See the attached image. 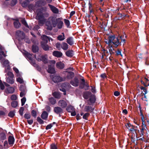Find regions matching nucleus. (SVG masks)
<instances>
[{
  "mask_svg": "<svg viewBox=\"0 0 149 149\" xmlns=\"http://www.w3.org/2000/svg\"><path fill=\"white\" fill-rule=\"evenodd\" d=\"M47 72L49 73L53 74L55 73V71L54 68L53 66H48Z\"/></svg>",
  "mask_w": 149,
  "mask_h": 149,
  "instance_id": "a878e982",
  "label": "nucleus"
},
{
  "mask_svg": "<svg viewBox=\"0 0 149 149\" xmlns=\"http://www.w3.org/2000/svg\"><path fill=\"white\" fill-rule=\"evenodd\" d=\"M52 81L55 83L63 81L65 79L59 75H55L52 78Z\"/></svg>",
  "mask_w": 149,
  "mask_h": 149,
  "instance_id": "0eeeda50",
  "label": "nucleus"
},
{
  "mask_svg": "<svg viewBox=\"0 0 149 149\" xmlns=\"http://www.w3.org/2000/svg\"><path fill=\"white\" fill-rule=\"evenodd\" d=\"M17 2V0H12L10 3V5L11 6H13L16 4Z\"/></svg>",
  "mask_w": 149,
  "mask_h": 149,
  "instance_id": "603ef678",
  "label": "nucleus"
},
{
  "mask_svg": "<svg viewBox=\"0 0 149 149\" xmlns=\"http://www.w3.org/2000/svg\"><path fill=\"white\" fill-rule=\"evenodd\" d=\"M61 20V18H56V17L51 16L48 18L45 23L47 29L50 31L52 30L53 27H55L57 26L58 21Z\"/></svg>",
  "mask_w": 149,
  "mask_h": 149,
  "instance_id": "f257e3e1",
  "label": "nucleus"
},
{
  "mask_svg": "<svg viewBox=\"0 0 149 149\" xmlns=\"http://www.w3.org/2000/svg\"><path fill=\"white\" fill-rule=\"evenodd\" d=\"M90 116V114L89 113H86L83 115V118L86 120H88V118Z\"/></svg>",
  "mask_w": 149,
  "mask_h": 149,
  "instance_id": "49530a36",
  "label": "nucleus"
},
{
  "mask_svg": "<svg viewBox=\"0 0 149 149\" xmlns=\"http://www.w3.org/2000/svg\"><path fill=\"white\" fill-rule=\"evenodd\" d=\"M48 115V113L46 111H44L42 113L41 116L43 119L45 120L47 118Z\"/></svg>",
  "mask_w": 149,
  "mask_h": 149,
  "instance_id": "bb28decb",
  "label": "nucleus"
},
{
  "mask_svg": "<svg viewBox=\"0 0 149 149\" xmlns=\"http://www.w3.org/2000/svg\"><path fill=\"white\" fill-rule=\"evenodd\" d=\"M58 23L57 24V28L58 29H61L62 27V26L63 25V22L61 21H58Z\"/></svg>",
  "mask_w": 149,
  "mask_h": 149,
  "instance_id": "f704fd0d",
  "label": "nucleus"
},
{
  "mask_svg": "<svg viewBox=\"0 0 149 149\" xmlns=\"http://www.w3.org/2000/svg\"><path fill=\"white\" fill-rule=\"evenodd\" d=\"M54 112L57 114L62 113H63V110L62 108L59 107H55L54 108Z\"/></svg>",
  "mask_w": 149,
  "mask_h": 149,
  "instance_id": "2eb2a0df",
  "label": "nucleus"
},
{
  "mask_svg": "<svg viewBox=\"0 0 149 149\" xmlns=\"http://www.w3.org/2000/svg\"><path fill=\"white\" fill-rule=\"evenodd\" d=\"M37 121L39 123L42 125L44 123V121L42 120L40 117H38L37 118Z\"/></svg>",
  "mask_w": 149,
  "mask_h": 149,
  "instance_id": "8fccbe9b",
  "label": "nucleus"
},
{
  "mask_svg": "<svg viewBox=\"0 0 149 149\" xmlns=\"http://www.w3.org/2000/svg\"><path fill=\"white\" fill-rule=\"evenodd\" d=\"M16 34L19 37L18 40H22L25 37V35L24 33L21 31H16Z\"/></svg>",
  "mask_w": 149,
  "mask_h": 149,
  "instance_id": "1a4fd4ad",
  "label": "nucleus"
},
{
  "mask_svg": "<svg viewBox=\"0 0 149 149\" xmlns=\"http://www.w3.org/2000/svg\"><path fill=\"white\" fill-rule=\"evenodd\" d=\"M41 38L42 40L43 41L41 42H43L44 43L47 44L48 41H50V39L52 41L53 40V39L51 38L50 39L49 37L45 35H43L41 37Z\"/></svg>",
  "mask_w": 149,
  "mask_h": 149,
  "instance_id": "ddd939ff",
  "label": "nucleus"
},
{
  "mask_svg": "<svg viewBox=\"0 0 149 149\" xmlns=\"http://www.w3.org/2000/svg\"><path fill=\"white\" fill-rule=\"evenodd\" d=\"M5 66V72H6L7 71H9V70L10 69V66Z\"/></svg>",
  "mask_w": 149,
  "mask_h": 149,
  "instance_id": "338daca9",
  "label": "nucleus"
},
{
  "mask_svg": "<svg viewBox=\"0 0 149 149\" xmlns=\"http://www.w3.org/2000/svg\"><path fill=\"white\" fill-rule=\"evenodd\" d=\"M90 103H88V104L89 105H91L94 103L96 100V97L95 95L94 94H92L90 96V98L89 100Z\"/></svg>",
  "mask_w": 149,
  "mask_h": 149,
  "instance_id": "dca6fc26",
  "label": "nucleus"
},
{
  "mask_svg": "<svg viewBox=\"0 0 149 149\" xmlns=\"http://www.w3.org/2000/svg\"><path fill=\"white\" fill-rule=\"evenodd\" d=\"M35 67L36 69L38 71L42 72H43V68H41L40 66H34Z\"/></svg>",
  "mask_w": 149,
  "mask_h": 149,
  "instance_id": "de8ad7c7",
  "label": "nucleus"
},
{
  "mask_svg": "<svg viewBox=\"0 0 149 149\" xmlns=\"http://www.w3.org/2000/svg\"><path fill=\"white\" fill-rule=\"evenodd\" d=\"M24 110V107H21L20 108L19 110V113L20 115L22 116L23 115V112Z\"/></svg>",
  "mask_w": 149,
  "mask_h": 149,
  "instance_id": "864d4df0",
  "label": "nucleus"
},
{
  "mask_svg": "<svg viewBox=\"0 0 149 149\" xmlns=\"http://www.w3.org/2000/svg\"><path fill=\"white\" fill-rule=\"evenodd\" d=\"M40 44L41 47L45 51H49L50 50V48H51V47H49L47 44L44 43L43 42H41Z\"/></svg>",
  "mask_w": 149,
  "mask_h": 149,
  "instance_id": "4468645a",
  "label": "nucleus"
},
{
  "mask_svg": "<svg viewBox=\"0 0 149 149\" xmlns=\"http://www.w3.org/2000/svg\"><path fill=\"white\" fill-rule=\"evenodd\" d=\"M18 105V102L17 101H13L11 102V106L13 108H16Z\"/></svg>",
  "mask_w": 149,
  "mask_h": 149,
  "instance_id": "c03bdc74",
  "label": "nucleus"
},
{
  "mask_svg": "<svg viewBox=\"0 0 149 149\" xmlns=\"http://www.w3.org/2000/svg\"><path fill=\"white\" fill-rule=\"evenodd\" d=\"M26 99L25 97H23V98L21 99V105L22 106H23L25 104V103L26 101Z\"/></svg>",
  "mask_w": 149,
  "mask_h": 149,
  "instance_id": "680f3d73",
  "label": "nucleus"
},
{
  "mask_svg": "<svg viewBox=\"0 0 149 149\" xmlns=\"http://www.w3.org/2000/svg\"><path fill=\"white\" fill-rule=\"evenodd\" d=\"M6 76L7 75L8 76L6 78V81L8 83L10 84H13L14 83V80L13 78L14 77V75L13 73L10 71L7 72V74H6Z\"/></svg>",
  "mask_w": 149,
  "mask_h": 149,
  "instance_id": "39448f33",
  "label": "nucleus"
},
{
  "mask_svg": "<svg viewBox=\"0 0 149 149\" xmlns=\"http://www.w3.org/2000/svg\"><path fill=\"white\" fill-rule=\"evenodd\" d=\"M10 63L7 59H5L3 62V65H10Z\"/></svg>",
  "mask_w": 149,
  "mask_h": 149,
  "instance_id": "bf43d9fd",
  "label": "nucleus"
},
{
  "mask_svg": "<svg viewBox=\"0 0 149 149\" xmlns=\"http://www.w3.org/2000/svg\"><path fill=\"white\" fill-rule=\"evenodd\" d=\"M64 20L65 24L67 26V27H68L70 25V21L69 20L66 19H64Z\"/></svg>",
  "mask_w": 149,
  "mask_h": 149,
  "instance_id": "3c124183",
  "label": "nucleus"
},
{
  "mask_svg": "<svg viewBox=\"0 0 149 149\" xmlns=\"http://www.w3.org/2000/svg\"><path fill=\"white\" fill-rule=\"evenodd\" d=\"M84 87V89L85 90L87 91L89 89V86L88 83H85Z\"/></svg>",
  "mask_w": 149,
  "mask_h": 149,
  "instance_id": "69168bd1",
  "label": "nucleus"
},
{
  "mask_svg": "<svg viewBox=\"0 0 149 149\" xmlns=\"http://www.w3.org/2000/svg\"><path fill=\"white\" fill-rule=\"evenodd\" d=\"M48 6L53 13L56 14H58L59 10L58 8L50 4H48Z\"/></svg>",
  "mask_w": 149,
  "mask_h": 149,
  "instance_id": "9b49d317",
  "label": "nucleus"
},
{
  "mask_svg": "<svg viewBox=\"0 0 149 149\" xmlns=\"http://www.w3.org/2000/svg\"><path fill=\"white\" fill-rule=\"evenodd\" d=\"M7 90L9 93H12L14 92L15 89L13 87H8L7 88Z\"/></svg>",
  "mask_w": 149,
  "mask_h": 149,
  "instance_id": "79ce46f5",
  "label": "nucleus"
},
{
  "mask_svg": "<svg viewBox=\"0 0 149 149\" xmlns=\"http://www.w3.org/2000/svg\"><path fill=\"white\" fill-rule=\"evenodd\" d=\"M34 5L31 3L29 4H28V8L30 10L32 11L34 8Z\"/></svg>",
  "mask_w": 149,
  "mask_h": 149,
  "instance_id": "09e8293b",
  "label": "nucleus"
},
{
  "mask_svg": "<svg viewBox=\"0 0 149 149\" xmlns=\"http://www.w3.org/2000/svg\"><path fill=\"white\" fill-rule=\"evenodd\" d=\"M91 92L89 91H86L83 92V96L84 99L87 100L92 95Z\"/></svg>",
  "mask_w": 149,
  "mask_h": 149,
  "instance_id": "f3484780",
  "label": "nucleus"
},
{
  "mask_svg": "<svg viewBox=\"0 0 149 149\" xmlns=\"http://www.w3.org/2000/svg\"><path fill=\"white\" fill-rule=\"evenodd\" d=\"M109 47V51L111 55H113L115 54V50L113 48V46L112 45H111Z\"/></svg>",
  "mask_w": 149,
  "mask_h": 149,
  "instance_id": "c85d7f7f",
  "label": "nucleus"
},
{
  "mask_svg": "<svg viewBox=\"0 0 149 149\" xmlns=\"http://www.w3.org/2000/svg\"><path fill=\"white\" fill-rule=\"evenodd\" d=\"M52 95L55 98L60 99L61 97V93L59 91H54L53 92Z\"/></svg>",
  "mask_w": 149,
  "mask_h": 149,
  "instance_id": "a211bd4d",
  "label": "nucleus"
},
{
  "mask_svg": "<svg viewBox=\"0 0 149 149\" xmlns=\"http://www.w3.org/2000/svg\"><path fill=\"white\" fill-rule=\"evenodd\" d=\"M17 97L15 94L12 95L10 97V99L12 100H15L17 99Z\"/></svg>",
  "mask_w": 149,
  "mask_h": 149,
  "instance_id": "e2e57ef3",
  "label": "nucleus"
},
{
  "mask_svg": "<svg viewBox=\"0 0 149 149\" xmlns=\"http://www.w3.org/2000/svg\"><path fill=\"white\" fill-rule=\"evenodd\" d=\"M24 118L26 119H29L30 118L31 116L29 113H26L24 116Z\"/></svg>",
  "mask_w": 149,
  "mask_h": 149,
  "instance_id": "052dcab7",
  "label": "nucleus"
},
{
  "mask_svg": "<svg viewBox=\"0 0 149 149\" xmlns=\"http://www.w3.org/2000/svg\"><path fill=\"white\" fill-rule=\"evenodd\" d=\"M6 135L3 132H1L0 134V139L1 140H4L6 139Z\"/></svg>",
  "mask_w": 149,
  "mask_h": 149,
  "instance_id": "4c0bfd02",
  "label": "nucleus"
},
{
  "mask_svg": "<svg viewBox=\"0 0 149 149\" xmlns=\"http://www.w3.org/2000/svg\"><path fill=\"white\" fill-rule=\"evenodd\" d=\"M125 126H126L127 128V129H128L130 130V132H132L134 133V132H135V133L136 134V135H137L136 131H137V129L134 128V129H133V128H132H132H130V127H127V125H125Z\"/></svg>",
  "mask_w": 149,
  "mask_h": 149,
  "instance_id": "e433bc0d",
  "label": "nucleus"
},
{
  "mask_svg": "<svg viewBox=\"0 0 149 149\" xmlns=\"http://www.w3.org/2000/svg\"><path fill=\"white\" fill-rule=\"evenodd\" d=\"M53 126V125L52 124H50L49 125H47L45 128L46 130H48L51 129Z\"/></svg>",
  "mask_w": 149,
  "mask_h": 149,
  "instance_id": "774afa93",
  "label": "nucleus"
},
{
  "mask_svg": "<svg viewBox=\"0 0 149 149\" xmlns=\"http://www.w3.org/2000/svg\"><path fill=\"white\" fill-rule=\"evenodd\" d=\"M66 72H68V73L66 77L68 79H71L74 76V72L71 71L68 72V71Z\"/></svg>",
  "mask_w": 149,
  "mask_h": 149,
  "instance_id": "5701e85b",
  "label": "nucleus"
},
{
  "mask_svg": "<svg viewBox=\"0 0 149 149\" xmlns=\"http://www.w3.org/2000/svg\"><path fill=\"white\" fill-rule=\"evenodd\" d=\"M66 110L68 112L70 113L74 111V108L70 104L67 107Z\"/></svg>",
  "mask_w": 149,
  "mask_h": 149,
  "instance_id": "cd10ccee",
  "label": "nucleus"
},
{
  "mask_svg": "<svg viewBox=\"0 0 149 149\" xmlns=\"http://www.w3.org/2000/svg\"><path fill=\"white\" fill-rule=\"evenodd\" d=\"M31 114L34 118H36L37 116L36 111L35 110H32L31 112Z\"/></svg>",
  "mask_w": 149,
  "mask_h": 149,
  "instance_id": "4d7b16f0",
  "label": "nucleus"
},
{
  "mask_svg": "<svg viewBox=\"0 0 149 149\" xmlns=\"http://www.w3.org/2000/svg\"><path fill=\"white\" fill-rule=\"evenodd\" d=\"M82 82L79 84V88L80 89H83L84 88L85 84V80L83 78L81 79Z\"/></svg>",
  "mask_w": 149,
  "mask_h": 149,
  "instance_id": "7c9ffc66",
  "label": "nucleus"
},
{
  "mask_svg": "<svg viewBox=\"0 0 149 149\" xmlns=\"http://www.w3.org/2000/svg\"><path fill=\"white\" fill-rule=\"evenodd\" d=\"M19 90L21 91H25V86L24 85H21L19 87Z\"/></svg>",
  "mask_w": 149,
  "mask_h": 149,
  "instance_id": "5fc2aeb1",
  "label": "nucleus"
},
{
  "mask_svg": "<svg viewBox=\"0 0 149 149\" xmlns=\"http://www.w3.org/2000/svg\"><path fill=\"white\" fill-rule=\"evenodd\" d=\"M123 36H119V39H120V40L122 42V43L124 44L125 43V39H123Z\"/></svg>",
  "mask_w": 149,
  "mask_h": 149,
  "instance_id": "0e129e2a",
  "label": "nucleus"
},
{
  "mask_svg": "<svg viewBox=\"0 0 149 149\" xmlns=\"http://www.w3.org/2000/svg\"><path fill=\"white\" fill-rule=\"evenodd\" d=\"M15 111H11L8 114V116L10 118H13L15 116Z\"/></svg>",
  "mask_w": 149,
  "mask_h": 149,
  "instance_id": "37998d69",
  "label": "nucleus"
},
{
  "mask_svg": "<svg viewBox=\"0 0 149 149\" xmlns=\"http://www.w3.org/2000/svg\"><path fill=\"white\" fill-rule=\"evenodd\" d=\"M52 55L55 57L59 58L62 56L63 54L61 52L55 50L53 52Z\"/></svg>",
  "mask_w": 149,
  "mask_h": 149,
  "instance_id": "6ab92c4d",
  "label": "nucleus"
},
{
  "mask_svg": "<svg viewBox=\"0 0 149 149\" xmlns=\"http://www.w3.org/2000/svg\"><path fill=\"white\" fill-rule=\"evenodd\" d=\"M70 83L73 86L75 87H77L79 85V82L78 78L75 77L73 79L70 81Z\"/></svg>",
  "mask_w": 149,
  "mask_h": 149,
  "instance_id": "9d476101",
  "label": "nucleus"
},
{
  "mask_svg": "<svg viewBox=\"0 0 149 149\" xmlns=\"http://www.w3.org/2000/svg\"><path fill=\"white\" fill-rule=\"evenodd\" d=\"M8 141L9 144L12 146L15 142V138L13 136H9L8 138Z\"/></svg>",
  "mask_w": 149,
  "mask_h": 149,
  "instance_id": "aec40b11",
  "label": "nucleus"
},
{
  "mask_svg": "<svg viewBox=\"0 0 149 149\" xmlns=\"http://www.w3.org/2000/svg\"><path fill=\"white\" fill-rule=\"evenodd\" d=\"M58 105L62 109H64L67 107V104L66 101L61 100L58 102Z\"/></svg>",
  "mask_w": 149,
  "mask_h": 149,
  "instance_id": "f8f14e48",
  "label": "nucleus"
},
{
  "mask_svg": "<svg viewBox=\"0 0 149 149\" xmlns=\"http://www.w3.org/2000/svg\"><path fill=\"white\" fill-rule=\"evenodd\" d=\"M122 50L120 49H118L117 51H115V55L116 56H122V54L121 53Z\"/></svg>",
  "mask_w": 149,
  "mask_h": 149,
  "instance_id": "c9c22d12",
  "label": "nucleus"
},
{
  "mask_svg": "<svg viewBox=\"0 0 149 149\" xmlns=\"http://www.w3.org/2000/svg\"><path fill=\"white\" fill-rule=\"evenodd\" d=\"M36 59L39 61H42L45 64H47L49 62L48 58V56L47 54L44 55L40 54L37 57L36 55H34Z\"/></svg>",
  "mask_w": 149,
  "mask_h": 149,
  "instance_id": "20e7f679",
  "label": "nucleus"
},
{
  "mask_svg": "<svg viewBox=\"0 0 149 149\" xmlns=\"http://www.w3.org/2000/svg\"><path fill=\"white\" fill-rule=\"evenodd\" d=\"M49 100L50 103L52 105L55 104L56 102V100L53 97H51L49 98Z\"/></svg>",
  "mask_w": 149,
  "mask_h": 149,
  "instance_id": "473e14b6",
  "label": "nucleus"
},
{
  "mask_svg": "<svg viewBox=\"0 0 149 149\" xmlns=\"http://www.w3.org/2000/svg\"><path fill=\"white\" fill-rule=\"evenodd\" d=\"M66 55L69 57H72L74 55V52L72 49H69L65 53Z\"/></svg>",
  "mask_w": 149,
  "mask_h": 149,
  "instance_id": "412c9836",
  "label": "nucleus"
},
{
  "mask_svg": "<svg viewBox=\"0 0 149 149\" xmlns=\"http://www.w3.org/2000/svg\"><path fill=\"white\" fill-rule=\"evenodd\" d=\"M62 34L63 35V36L62 35H59L57 37V39L58 40L62 41L63 40L65 39V36L64 33H62Z\"/></svg>",
  "mask_w": 149,
  "mask_h": 149,
  "instance_id": "a18cd8bd",
  "label": "nucleus"
},
{
  "mask_svg": "<svg viewBox=\"0 0 149 149\" xmlns=\"http://www.w3.org/2000/svg\"><path fill=\"white\" fill-rule=\"evenodd\" d=\"M108 42H106L109 46L112 45L115 48H117L119 45H121V41L119 39V37H116L115 35H110L108 38Z\"/></svg>",
  "mask_w": 149,
  "mask_h": 149,
  "instance_id": "f03ea898",
  "label": "nucleus"
},
{
  "mask_svg": "<svg viewBox=\"0 0 149 149\" xmlns=\"http://www.w3.org/2000/svg\"><path fill=\"white\" fill-rule=\"evenodd\" d=\"M47 4V2L45 0H39L35 3V5L38 7L45 6Z\"/></svg>",
  "mask_w": 149,
  "mask_h": 149,
  "instance_id": "6e6552de",
  "label": "nucleus"
},
{
  "mask_svg": "<svg viewBox=\"0 0 149 149\" xmlns=\"http://www.w3.org/2000/svg\"><path fill=\"white\" fill-rule=\"evenodd\" d=\"M29 3V0H26L22 3V6L23 8H26L28 6Z\"/></svg>",
  "mask_w": 149,
  "mask_h": 149,
  "instance_id": "72a5a7b5",
  "label": "nucleus"
},
{
  "mask_svg": "<svg viewBox=\"0 0 149 149\" xmlns=\"http://www.w3.org/2000/svg\"><path fill=\"white\" fill-rule=\"evenodd\" d=\"M38 11L37 14H39L42 13L43 12H45L47 11V8L45 6H43L40 7V8L38 9Z\"/></svg>",
  "mask_w": 149,
  "mask_h": 149,
  "instance_id": "4be33fe9",
  "label": "nucleus"
},
{
  "mask_svg": "<svg viewBox=\"0 0 149 149\" xmlns=\"http://www.w3.org/2000/svg\"><path fill=\"white\" fill-rule=\"evenodd\" d=\"M49 15V13L47 11L39 14H37V17L39 22L41 23H43L45 22V18H47Z\"/></svg>",
  "mask_w": 149,
  "mask_h": 149,
  "instance_id": "7ed1b4c3",
  "label": "nucleus"
},
{
  "mask_svg": "<svg viewBox=\"0 0 149 149\" xmlns=\"http://www.w3.org/2000/svg\"><path fill=\"white\" fill-rule=\"evenodd\" d=\"M32 50L33 52L36 53L39 51V48L37 45H33L32 47Z\"/></svg>",
  "mask_w": 149,
  "mask_h": 149,
  "instance_id": "2f4dec72",
  "label": "nucleus"
},
{
  "mask_svg": "<svg viewBox=\"0 0 149 149\" xmlns=\"http://www.w3.org/2000/svg\"><path fill=\"white\" fill-rule=\"evenodd\" d=\"M67 42L70 45H72L74 43V38L72 37H70L67 39Z\"/></svg>",
  "mask_w": 149,
  "mask_h": 149,
  "instance_id": "b1692460",
  "label": "nucleus"
},
{
  "mask_svg": "<svg viewBox=\"0 0 149 149\" xmlns=\"http://www.w3.org/2000/svg\"><path fill=\"white\" fill-rule=\"evenodd\" d=\"M68 44L65 42H63L61 45L62 48L64 50H67L68 48Z\"/></svg>",
  "mask_w": 149,
  "mask_h": 149,
  "instance_id": "c756f323",
  "label": "nucleus"
},
{
  "mask_svg": "<svg viewBox=\"0 0 149 149\" xmlns=\"http://www.w3.org/2000/svg\"><path fill=\"white\" fill-rule=\"evenodd\" d=\"M50 149H58L57 145L55 143H52L50 146Z\"/></svg>",
  "mask_w": 149,
  "mask_h": 149,
  "instance_id": "ea45409f",
  "label": "nucleus"
},
{
  "mask_svg": "<svg viewBox=\"0 0 149 149\" xmlns=\"http://www.w3.org/2000/svg\"><path fill=\"white\" fill-rule=\"evenodd\" d=\"M16 80L17 82H19L20 84H22L24 82L23 79L20 77H18L16 78Z\"/></svg>",
  "mask_w": 149,
  "mask_h": 149,
  "instance_id": "6e6d98bb",
  "label": "nucleus"
},
{
  "mask_svg": "<svg viewBox=\"0 0 149 149\" xmlns=\"http://www.w3.org/2000/svg\"><path fill=\"white\" fill-rule=\"evenodd\" d=\"M25 56L31 64L34 65L35 64V60L33 59L31 54L28 52H26L25 53Z\"/></svg>",
  "mask_w": 149,
  "mask_h": 149,
  "instance_id": "423d86ee",
  "label": "nucleus"
},
{
  "mask_svg": "<svg viewBox=\"0 0 149 149\" xmlns=\"http://www.w3.org/2000/svg\"><path fill=\"white\" fill-rule=\"evenodd\" d=\"M13 24L14 27L16 28H19L21 26L20 23L18 21L14 22Z\"/></svg>",
  "mask_w": 149,
  "mask_h": 149,
  "instance_id": "a19ab883",
  "label": "nucleus"
},
{
  "mask_svg": "<svg viewBox=\"0 0 149 149\" xmlns=\"http://www.w3.org/2000/svg\"><path fill=\"white\" fill-rule=\"evenodd\" d=\"M126 125H127V127H132V128H133V129H134V128H135V129H136L138 127L137 126L133 125H131L130 123H127Z\"/></svg>",
  "mask_w": 149,
  "mask_h": 149,
  "instance_id": "13d9d810",
  "label": "nucleus"
},
{
  "mask_svg": "<svg viewBox=\"0 0 149 149\" xmlns=\"http://www.w3.org/2000/svg\"><path fill=\"white\" fill-rule=\"evenodd\" d=\"M21 22L22 24L24 26H25L26 27L28 28L29 29H30L29 26H28L25 19H22L21 20Z\"/></svg>",
  "mask_w": 149,
  "mask_h": 149,
  "instance_id": "58836bf2",
  "label": "nucleus"
},
{
  "mask_svg": "<svg viewBox=\"0 0 149 149\" xmlns=\"http://www.w3.org/2000/svg\"><path fill=\"white\" fill-rule=\"evenodd\" d=\"M94 109V108H93L91 106H86L84 108V111L86 112H90L91 113L93 111Z\"/></svg>",
  "mask_w": 149,
  "mask_h": 149,
  "instance_id": "393cba45",
  "label": "nucleus"
}]
</instances>
